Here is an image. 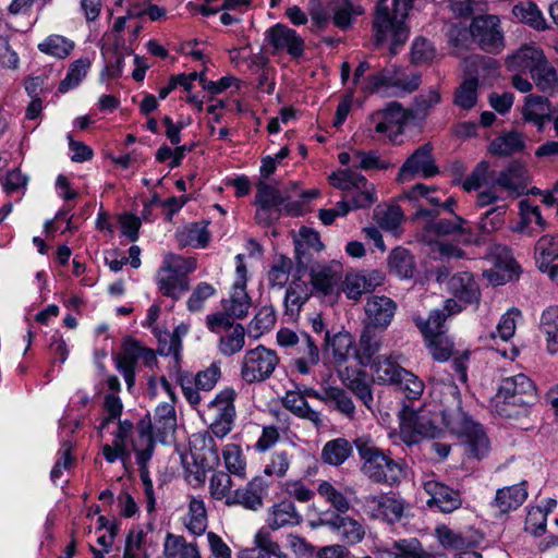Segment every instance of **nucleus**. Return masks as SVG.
I'll return each instance as SVG.
<instances>
[{"mask_svg":"<svg viewBox=\"0 0 558 558\" xmlns=\"http://www.w3.org/2000/svg\"><path fill=\"white\" fill-rule=\"evenodd\" d=\"M340 378L343 385L357 398L364 405L372 410L373 407V389L372 385L365 380L366 373L364 371H357L355 375L345 368L341 371Z\"/></svg>","mask_w":558,"mask_h":558,"instance_id":"b1692460","label":"nucleus"},{"mask_svg":"<svg viewBox=\"0 0 558 558\" xmlns=\"http://www.w3.org/2000/svg\"><path fill=\"white\" fill-rule=\"evenodd\" d=\"M388 266L390 272L399 278H412L415 270L414 258L412 254L404 247L398 246L393 248L388 257Z\"/></svg>","mask_w":558,"mask_h":558,"instance_id":"7c9ffc66","label":"nucleus"},{"mask_svg":"<svg viewBox=\"0 0 558 558\" xmlns=\"http://www.w3.org/2000/svg\"><path fill=\"white\" fill-rule=\"evenodd\" d=\"M531 75L542 92H553L558 86L556 70L548 63L547 59L535 71L531 72Z\"/></svg>","mask_w":558,"mask_h":558,"instance_id":"864d4df0","label":"nucleus"},{"mask_svg":"<svg viewBox=\"0 0 558 558\" xmlns=\"http://www.w3.org/2000/svg\"><path fill=\"white\" fill-rule=\"evenodd\" d=\"M125 359L132 356L131 363L137 365V361L142 360L145 365L151 366L157 362L154 350L143 347L140 341L133 338H126L123 342V350L121 353Z\"/></svg>","mask_w":558,"mask_h":558,"instance_id":"c03bdc74","label":"nucleus"},{"mask_svg":"<svg viewBox=\"0 0 558 558\" xmlns=\"http://www.w3.org/2000/svg\"><path fill=\"white\" fill-rule=\"evenodd\" d=\"M244 338V327L241 324H236L231 333L220 339L219 349L225 355H232L242 350Z\"/></svg>","mask_w":558,"mask_h":558,"instance_id":"680f3d73","label":"nucleus"},{"mask_svg":"<svg viewBox=\"0 0 558 558\" xmlns=\"http://www.w3.org/2000/svg\"><path fill=\"white\" fill-rule=\"evenodd\" d=\"M546 59L543 50L535 46L523 45L506 59L508 70L513 72H533Z\"/></svg>","mask_w":558,"mask_h":558,"instance_id":"a211bd4d","label":"nucleus"},{"mask_svg":"<svg viewBox=\"0 0 558 558\" xmlns=\"http://www.w3.org/2000/svg\"><path fill=\"white\" fill-rule=\"evenodd\" d=\"M332 186L343 192H353V209L368 208L377 202L376 187L363 174L350 169L339 170L329 175Z\"/></svg>","mask_w":558,"mask_h":558,"instance_id":"39448f33","label":"nucleus"},{"mask_svg":"<svg viewBox=\"0 0 558 558\" xmlns=\"http://www.w3.org/2000/svg\"><path fill=\"white\" fill-rule=\"evenodd\" d=\"M381 113L386 121L399 126L398 134L403 132V126L408 121L413 120L410 118L409 108L404 109L398 101H390L387 104V106L381 110Z\"/></svg>","mask_w":558,"mask_h":558,"instance_id":"0e129e2a","label":"nucleus"},{"mask_svg":"<svg viewBox=\"0 0 558 558\" xmlns=\"http://www.w3.org/2000/svg\"><path fill=\"white\" fill-rule=\"evenodd\" d=\"M234 398L235 391L231 388H227L219 392L216 398L210 401L209 409L216 413L217 416H225L226 418L234 417L235 408H234Z\"/></svg>","mask_w":558,"mask_h":558,"instance_id":"5fc2aeb1","label":"nucleus"},{"mask_svg":"<svg viewBox=\"0 0 558 558\" xmlns=\"http://www.w3.org/2000/svg\"><path fill=\"white\" fill-rule=\"evenodd\" d=\"M199 222H192L177 232V241L181 248L186 246L205 247L209 242V232L206 226Z\"/></svg>","mask_w":558,"mask_h":558,"instance_id":"c9c22d12","label":"nucleus"},{"mask_svg":"<svg viewBox=\"0 0 558 558\" xmlns=\"http://www.w3.org/2000/svg\"><path fill=\"white\" fill-rule=\"evenodd\" d=\"M399 68L391 65L381 69L376 74L368 75L365 78L363 90L369 94L377 93L381 87H393Z\"/></svg>","mask_w":558,"mask_h":558,"instance_id":"de8ad7c7","label":"nucleus"},{"mask_svg":"<svg viewBox=\"0 0 558 558\" xmlns=\"http://www.w3.org/2000/svg\"><path fill=\"white\" fill-rule=\"evenodd\" d=\"M196 268V259L194 257H182L175 254H168L165 258L162 271L185 274L193 271Z\"/></svg>","mask_w":558,"mask_h":558,"instance_id":"338daca9","label":"nucleus"},{"mask_svg":"<svg viewBox=\"0 0 558 558\" xmlns=\"http://www.w3.org/2000/svg\"><path fill=\"white\" fill-rule=\"evenodd\" d=\"M311 295L307 283L296 276L286 291L284 304L287 310L299 311Z\"/></svg>","mask_w":558,"mask_h":558,"instance_id":"09e8293b","label":"nucleus"},{"mask_svg":"<svg viewBox=\"0 0 558 558\" xmlns=\"http://www.w3.org/2000/svg\"><path fill=\"white\" fill-rule=\"evenodd\" d=\"M535 255L538 269L546 272L548 267L558 259V234L541 236L535 244Z\"/></svg>","mask_w":558,"mask_h":558,"instance_id":"473e14b6","label":"nucleus"},{"mask_svg":"<svg viewBox=\"0 0 558 558\" xmlns=\"http://www.w3.org/2000/svg\"><path fill=\"white\" fill-rule=\"evenodd\" d=\"M530 181L529 171L524 163L519 160H512L509 166L502 170L496 184L505 190L513 191L518 195L524 194Z\"/></svg>","mask_w":558,"mask_h":558,"instance_id":"6ab92c4d","label":"nucleus"},{"mask_svg":"<svg viewBox=\"0 0 558 558\" xmlns=\"http://www.w3.org/2000/svg\"><path fill=\"white\" fill-rule=\"evenodd\" d=\"M136 432L137 437L132 440V449L136 453V462H148L155 449L153 422L149 414L140 420L136 425Z\"/></svg>","mask_w":558,"mask_h":558,"instance_id":"412c9836","label":"nucleus"},{"mask_svg":"<svg viewBox=\"0 0 558 558\" xmlns=\"http://www.w3.org/2000/svg\"><path fill=\"white\" fill-rule=\"evenodd\" d=\"M537 400L536 387L524 374L502 379L495 398V411L505 418L515 420L519 428H534V420L530 417L531 407Z\"/></svg>","mask_w":558,"mask_h":558,"instance_id":"f03ea898","label":"nucleus"},{"mask_svg":"<svg viewBox=\"0 0 558 558\" xmlns=\"http://www.w3.org/2000/svg\"><path fill=\"white\" fill-rule=\"evenodd\" d=\"M177 427V416L172 404L165 403L155 410L153 428L156 430V436L160 440L169 433H173Z\"/></svg>","mask_w":558,"mask_h":558,"instance_id":"4c0bfd02","label":"nucleus"},{"mask_svg":"<svg viewBox=\"0 0 558 558\" xmlns=\"http://www.w3.org/2000/svg\"><path fill=\"white\" fill-rule=\"evenodd\" d=\"M397 304L390 298L374 295L369 298L365 305V313L368 318V326L379 329H386L396 313Z\"/></svg>","mask_w":558,"mask_h":558,"instance_id":"f3484780","label":"nucleus"},{"mask_svg":"<svg viewBox=\"0 0 558 558\" xmlns=\"http://www.w3.org/2000/svg\"><path fill=\"white\" fill-rule=\"evenodd\" d=\"M318 493L325 497L337 511L344 513L350 509V502L347 497L336 489L329 482L320 483L318 486Z\"/></svg>","mask_w":558,"mask_h":558,"instance_id":"774afa93","label":"nucleus"},{"mask_svg":"<svg viewBox=\"0 0 558 558\" xmlns=\"http://www.w3.org/2000/svg\"><path fill=\"white\" fill-rule=\"evenodd\" d=\"M472 40L488 53H498L505 47L500 21L496 15H480L470 25Z\"/></svg>","mask_w":558,"mask_h":558,"instance_id":"6e6552de","label":"nucleus"},{"mask_svg":"<svg viewBox=\"0 0 558 558\" xmlns=\"http://www.w3.org/2000/svg\"><path fill=\"white\" fill-rule=\"evenodd\" d=\"M541 328L547 335L548 350L555 353L558 350V306H550L543 312Z\"/></svg>","mask_w":558,"mask_h":558,"instance_id":"8fccbe9b","label":"nucleus"},{"mask_svg":"<svg viewBox=\"0 0 558 558\" xmlns=\"http://www.w3.org/2000/svg\"><path fill=\"white\" fill-rule=\"evenodd\" d=\"M424 490L430 496L426 501L429 507H437L444 513H450L462 505L461 493L437 481L424 483Z\"/></svg>","mask_w":558,"mask_h":558,"instance_id":"2eb2a0df","label":"nucleus"},{"mask_svg":"<svg viewBox=\"0 0 558 558\" xmlns=\"http://www.w3.org/2000/svg\"><path fill=\"white\" fill-rule=\"evenodd\" d=\"M405 393V397L410 400L418 399L424 390L423 381L408 369H403L399 381L395 385Z\"/></svg>","mask_w":558,"mask_h":558,"instance_id":"13d9d810","label":"nucleus"},{"mask_svg":"<svg viewBox=\"0 0 558 558\" xmlns=\"http://www.w3.org/2000/svg\"><path fill=\"white\" fill-rule=\"evenodd\" d=\"M292 266L291 258L286 255H279L268 271L269 283L272 287H283L288 282Z\"/></svg>","mask_w":558,"mask_h":558,"instance_id":"6e6d98bb","label":"nucleus"},{"mask_svg":"<svg viewBox=\"0 0 558 558\" xmlns=\"http://www.w3.org/2000/svg\"><path fill=\"white\" fill-rule=\"evenodd\" d=\"M424 230L436 235H454L463 244L477 241L468 220L453 214V219H429Z\"/></svg>","mask_w":558,"mask_h":558,"instance_id":"ddd939ff","label":"nucleus"},{"mask_svg":"<svg viewBox=\"0 0 558 558\" xmlns=\"http://www.w3.org/2000/svg\"><path fill=\"white\" fill-rule=\"evenodd\" d=\"M160 292L173 300L190 288V280L185 274L169 272V276L160 278L158 281Z\"/></svg>","mask_w":558,"mask_h":558,"instance_id":"a18cd8bd","label":"nucleus"},{"mask_svg":"<svg viewBox=\"0 0 558 558\" xmlns=\"http://www.w3.org/2000/svg\"><path fill=\"white\" fill-rule=\"evenodd\" d=\"M512 13L519 22L525 23L536 31H544L547 28L545 19L537 5L533 2L526 1L515 4L512 9Z\"/></svg>","mask_w":558,"mask_h":558,"instance_id":"58836bf2","label":"nucleus"},{"mask_svg":"<svg viewBox=\"0 0 558 558\" xmlns=\"http://www.w3.org/2000/svg\"><path fill=\"white\" fill-rule=\"evenodd\" d=\"M527 497L525 483L504 487L497 490L493 506L500 513H507L520 507Z\"/></svg>","mask_w":558,"mask_h":558,"instance_id":"a878e982","label":"nucleus"},{"mask_svg":"<svg viewBox=\"0 0 558 558\" xmlns=\"http://www.w3.org/2000/svg\"><path fill=\"white\" fill-rule=\"evenodd\" d=\"M282 404L294 415L312 422L316 427H320V415L311 409L305 400V395H301L299 391H288L282 399Z\"/></svg>","mask_w":558,"mask_h":558,"instance_id":"cd10ccee","label":"nucleus"},{"mask_svg":"<svg viewBox=\"0 0 558 558\" xmlns=\"http://www.w3.org/2000/svg\"><path fill=\"white\" fill-rule=\"evenodd\" d=\"M375 379L381 385L395 386L403 372L397 362L390 361L388 357L377 356L371 362Z\"/></svg>","mask_w":558,"mask_h":558,"instance_id":"2f4dec72","label":"nucleus"},{"mask_svg":"<svg viewBox=\"0 0 558 558\" xmlns=\"http://www.w3.org/2000/svg\"><path fill=\"white\" fill-rule=\"evenodd\" d=\"M353 156L357 161V163L354 167L365 171L387 170L395 166L390 161L381 159L377 150L365 151L356 149L353 151Z\"/></svg>","mask_w":558,"mask_h":558,"instance_id":"603ef678","label":"nucleus"},{"mask_svg":"<svg viewBox=\"0 0 558 558\" xmlns=\"http://www.w3.org/2000/svg\"><path fill=\"white\" fill-rule=\"evenodd\" d=\"M166 558H202L195 543H187L183 536L167 533L163 544Z\"/></svg>","mask_w":558,"mask_h":558,"instance_id":"c85d7f7f","label":"nucleus"},{"mask_svg":"<svg viewBox=\"0 0 558 558\" xmlns=\"http://www.w3.org/2000/svg\"><path fill=\"white\" fill-rule=\"evenodd\" d=\"M413 0H393L392 15L389 16L390 25L384 31L383 39L379 45L386 39L387 33H392V43L390 52L396 53L395 47L403 45L408 38V28L404 24V20L408 16V12L412 7ZM378 46V44L375 41Z\"/></svg>","mask_w":558,"mask_h":558,"instance_id":"dca6fc26","label":"nucleus"},{"mask_svg":"<svg viewBox=\"0 0 558 558\" xmlns=\"http://www.w3.org/2000/svg\"><path fill=\"white\" fill-rule=\"evenodd\" d=\"M522 113L525 120H539L541 117L551 114L550 102L547 98L543 96L530 95L525 98V104Z\"/></svg>","mask_w":558,"mask_h":558,"instance_id":"052dcab7","label":"nucleus"},{"mask_svg":"<svg viewBox=\"0 0 558 558\" xmlns=\"http://www.w3.org/2000/svg\"><path fill=\"white\" fill-rule=\"evenodd\" d=\"M414 322L427 342L432 356L439 362L448 361L453 353V343L444 330L446 314L432 312L426 320L417 317Z\"/></svg>","mask_w":558,"mask_h":558,"instance_id":"20e7f679","label":"nucleus"},{"mask_svg":"<svg viewBox=\"0 0 558 558\" xmlns=\"http://www.w3.org/2000/svg\"><path fill=\"white\" fill-rule=\"evenodd\" d=\"M320 524L337 530L342 541L350 545L360 543L365 536L364 526L350 517L335 514L329 520H320Z\"/></svg>","mask_w":558,"mask_h":558,"instance_id":"4be33fe9","label":"nucleus"},{"mask_svg":"<svg viewBox=\"0 0 558 558\" xmlns=\"http://www.w3.org/2000/svg\"><path fill=\"white\" fill-rule=\"evenodd\" d=\"M418 173L423 178H430L439 173V168L433 157V145L430 143L421 145L407 158L399 169L397 181L401 183L413 180Z\"/></svg>","mask_w":558,"mask_h":558,"instance_id":"9b49d317","label":"nucleus"},{"mask_svg":"<svg viewBox=\"0 0 558 558\" xmlns=\"http://www.w3.org/2000/svg\"><path fill=\"white\" fill-rule=\"evenodd\" d=\"M525 147L523 136L519 132L510 131L494 138L488 147L490 154L499 157H508L521 151Z\"/></svg>","mask_w":558,"mask_h":558,"instance_id":"c756f323","label":"nucleus"},{"mask_svg":"<svg viewBox=\"0 0 558 558\" xmlns=\"http://www.w3.org/2000/svg\"><path fill=\"white\" fill-rule=\"evenodd\" d=\"M465 72L472 77L496 75L499 64L496 59L482 54H472L464 59Z\"/></svg>","mask_w":558,"mask_h":558,"instance_id":"a19ab883","label":"nucleus"},{"mask_svg":"<svg viewBox=\"0 0 558 558\" xmlns=\"http://www.w3.org/2000/svg\"><path fill=\"white\" fill-rule=\"evenodd\" d=\"M278 363L279 357L274 350L258 345L245 353L241 376L248 384L264 381L271 376Z\"/></svg>","mask_w":558,"mask_h":558,"instance_id":"0eeeda50","label":"nucleus"},{"mask_svg":"<svg viewBox=\"0 0 558 558\" xmlns=\"http://www.w3.org/2000/svg\"><path fill=\"white\" fill-rule=\"evenodd\" d=\"M362 461L361 472L368 481L392 487L404 476L402 465L376 447L368 437H359L353 441Z\"/></svg>","mask_w":558,"mask_h":558,"instance_id":"7ed1b4c3","label":"nucleus"},{"mask_svg":"<svg viewBox=\"0 0 558 558\" xmlns=\"http://www.w3.org/2000/svg\"><path fill=\"white\" fill-rule=\"evenodd\" d=\"M302 517L295 509L291 500H282L271 507L268 525L271 530L276 531L284 526L299 525Z\"/></svg>","mask_w":558,"mask_h":558,"instance_id":"bb28decb","label":"nucleus"},{"mask_svg":"<svg viewBox=\"0 0 558 558\" xmlns=\"http://www.w3.org/2000/svg\"><path fill=\"white\" fill-rule=\"evenodd\" d=\"M310 281L313 293L329 298L330 302L337 301L340 294L342 272L338 263L317 264L310 269Z\"/></svg>","mask_w":558,"mask_h":558,"instance_id":"9d476101","label":"nucleus"},{"mask_svg":"<svg viewBox=\"0 0 558 558\" xmlns=\"http://www.w3.org/2000/svg\"><path fill=\"white\" fill-rule=\"evenodd\" d=\"M232 481L228 473L217 471L210 478V494L214 499L221 500L232 498L231 496Z\"/></svg>","mask_w":558,"mask_h":558,"instance_id":"69168bd1","label":"nucleus"},{"mask_svg":"<svg viewBox=\"0 0 558 558\" xmlns=\"http://www.w3.org/2000/svg\"><path fill=\"white\" fill-rule=\"evenodd\" d=\"M323 402L330 405L333 410L340 412L350 420L354 418L355 407L349 393L340 387H325V398Z\"/></svg>","mask_w":558,"mask_h":558,"instance_id":"72a5a7b5","label":"nucleus"},{"mask_svg":"<svg viewBox=\"0 0 558 558\" xmlns=\"http://www.w3.org/2000/svg\"><path fill=\"white\" fill-rule=\"evenodd\" d=\"M379 328L365 325L360 336V348L355 352V357L361 366H367L373 361V356L379 351L381 344V336Z\"/></svg>","mask_w":558,"mask_h":558,"instance_id":"393cba45","label":"nucleus"},{"mask_svg":"<svg viewBox=\"0 0 558 558\" xmlns=\"http://www.w3.org/2000/svg\"><path fill=\"white\" fill-rule=\"evenodd\" d=\"M449 288L459 301L468 304H477L480 301V288L472 274L468 271L458 272L451 277Z\"/></svg>","mask_w":558,"mask_h":558,"instance_id":"5701e85b","label":"nucleus"},{"mask_svg":"<svg viewBox=\"0 0 558 558\" xmlns=\"http://www.w3.org/2000/svg\"><path fill=\"white\" fill-rule=\"evenodd\" d=\"M267 484L265 481L257 476L250 481L244 488L234 490L232 498L226 500L227 505H242L246 509L257 510L263 506V493Z\"/></svg>","mask_w":558,"mask_h":558,"instance_id":"aec40b11","label":"nucleus"},{"mask_svg":"<svg viewBox=\"0 0 558 558\" xmlns=\"http://www.w3.org/2000/svg\"><path fill=\"white\" fill-rule=\"evenodd\" d=\"M41 52L63 59L68 57L74 48V43L65 39L62 36H50L45 43L38 45Z\"/></svg>","mask_w":558,"mask_h":558,"instance_id":"bf43d9fd","label":"nucleus"},{"mask_svg":"<svg viewBox=\"0 0 558 558\" xmlns=\"http://www.w3.org/2000/svg\"><path fill=\"white\" fill-rule=\"evenodd\" d=\"M400 429L403 441L416 444L422 438H436L441 429L436 425L432 412L426 408L417 411L404 407L400 412Z\"/></svg>","mask_w":558,"mask_h":558,"instance_id":"423d86ee","label":"nucleus"},{"mask_svg":"<svg viewBox=\"0 0 558 558\" xmlns=\"http://www.w3.org/2000/svg\"><path fill=\"white\" fill-rule=\"evenodd\" d=\"M352 453V445L345 438H336L325 444L322 461L330 465H341Z\"/></svg>","mask_w":558,"mask_h":558,"instance_id":"f704fd0d","label":"nucleus"},{"mask_svg":"<svg viewBox=\"0 0 558 558\" xmlns=\"http://www.w3.org/2000/svg\"><path fill=\"white\" fill-rule=\"evenodd\" d=\"M266 39L274 48L272 53L286 50L292 58H300L304 52V40L287 25L278 23L266 32Z\"/></svg>","mask_w":558,"mask_h":558,"instance_id":"4468645a","label":"nucleus"},{"mask_svg":"<svg viewBox=\"0 0 558 558\" xmlns=\"http://www.w3.org/2000/svg\"><path fill=\"white\" fill-rule=\"evenodd\" d=\"M440 100V93L434 88L429 89L427 94L415 96L412 106L409 108L410 118L413 120H424Z\"/></svg>","mask_w":558,"mask_h":558,"instance_id":"79ce46f5","label":"nucleus"},{"mask_svg":"<svg viewBox=\"0 0 558 558\" xmlns=\"http://www.w3.org/2000/svg\"><path fill=\"white\" fill-rule=\"evenodd\" d=\"M325 342L327 348L331 349L333 362L337 365H341L347 362L349 353L354 344L353 337L349 332H338L331 337L329 331H326Z\"/></svg>","mask_w":558,"mask_h":558,"instance_id":"e433bc0d","label":"nucleus"},{"mask_svg":"<svg viewBox=\"0 0 558 558\" xmlns=\"http://www.w3.org/2000/svg\"><path fill=\"white\" fill-rule=\"evenodd\" d=\"M477 77L464 80L454 92V105L464 110L472 109L477 101Z\"/></svg>","mask_w":558,"mask_h":558,"instance_id":"49530a36","label":"nucleus"},{"mask_svg":"<svg viewBox=\"0 0 558 558\" xmlns=\"http://www.w3.org/2000/svg\"><path fill=\"white\" fill-rule=\"evenodd\" d=\"M190 519L186 527L195 535H201L207 527V513L202 499L192 498L189 505Z\"/></svg>","mask_w":558,"mask_h":558,"instance_id":"3c124183","label":"nucleus"},{"mask_svg":"<svg viewBox=\"0 0 558 558\" xmlns=\"http://www.w3.org/2000/svg\"><path fill=\"white\" fill-rule=\"evenodd\" d=\"M256 189L255 204L259 206L260 209L257 213L258 219L267 220L270 217L269 211L271 208H275L277 218L280 216L282 210L288 215H294L298 213L299 204L290 202L291 195L288 193L282 192L278 187L272 186L263 180H259Z\"/></svg>","mask_w":558,"mask_h":558,"instance_id":"1a4fd4ad","label":"nucleus"},{"mask_svg":"<svg viewBox=\"0 0 558 558\" xmlns=\"http://www.w3.org/2000/svg\"><path fill=\"white\" fill-rule=\"evenodd\" d=\"M89 65V59H78L74 61L71 64L65 78L60 82L58 90L60 93H66L70 88L77 86L86 75Z\"/></svg>","mask_w":558,"mask_h":558,"instance_id":"4d7b16f0","label":"nucleus"},{"mask_svg":"<svg viewBox=\"0 0 558 558\" xmlns=\"http://www.w3.org/2000/svg\"><path fill=\"white\" fill-rule=\"evenodd\" d=\"M222 308L227 311L234 319L244 318L251 307V298L244 288L233 287V292L229 299L222 300Z\"/></svg>","mask_w":558,"mask_h":558,"instance_id":"ea45409f","label":"nucleus"},{"mask_svg":"<svg viewBox=\"0 0 558 558\" xmlns=\"http://www.w3.org/2000/svg\"><path fill=\"white\" fill-rule=\"evenodd\" d=\"M227 470L241 477L245 476V462L242 459L241 448L235 444L226 446L222 451Z\"/></svg>","mask_w":558,"mask_h":558,"instance_id":"e2e57ef3","label":"nucleus"},{"mask_svg":"<svg viewBox=\"0 0 558 558\" xmlns=\"http://www.w3.org/2000/svg\"><path fill=\"white\" fill-rule=\"evenodd\" d=\"M430 395L439 407L444 425L452 434L465 439L468 453L476 459L486 453L488 438L481 426L462 410L458 386L453 381H438L433 385Z\"/></svg>","mask_w":558,"mask_h":558,"instance_id":"f257e3e1","label":"nucleus"},{"mask_svg":"<svg viewBox=\"0 0 558 558\" xmlns=\"http://www.w3.org/2000/svg\"><path fill=\"white\" fill-rule=\"evenodd\" d=\"M221 376L220 367L213 363L204 371H199L194 377L190 374L181 373L178 376L183 395L192 405H197L201 401L199 390H211Z\"/></svg>","mask_w":558,"mask_h":558,"instance_id":"f8f14e48","label":"nucleus"},{"mask_svg":"<svg viewBox=\"0 0 558 558\" xmlns=\"http://www.w3.org/2000/svg\"><path fill=\"white\" fill-rule=\"evenodd\" d=\"M520 266L513 258L498 260L487 272V278L493 284H505L519 277Z\"/></svg>","mask_w":558,"mask_h":558,"instance_id":"37998d69","label":"nucleus"}]
</instances>
